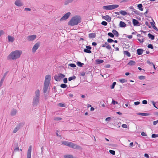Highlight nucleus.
Segmentation results:
<instances>
[{"instance_id": "obj_1", "label": "nucleus", "mask_w": 158, "mask_h": 158, "mask_svg": "<svg viewBox=\"0 0 158 158\" xmlns=\"http://www.w3.org/2000/svg\"><path fill=\"white\" fill-rule=\"evenodd\" d=\"M40 92L39 89H37L35 92V95L34 96L32 102L33 107L37 106L40 102Z\"/></svg>"}, {"instance_id": "obj_2", "label": "nucleus", "mask_w": 158, "mask_h": 158, "mask_svg": "<svg viewBox=\"0 0 158 158\" xmlns=\"http://www.w3.org/2000/svg\"><path fill=\"white\" fill-rule=\"evenodd\" d=\"M22 53V51L20 50H17L12 52L8 56V59L15 60L19 58Z\"/></svg>"}, {"instance_id": "obj_3", "label": "nucleus", "mask_w": 158, "mask_h": 158, "mask_svg": "<svg viewBox=\"0 0 158 158\" xmlns=\"http://www.w3.org/2000/svg\"><path fill=\"white\" fill-rule=\"evenodd\" d=\"M81 22V18L80 16H75L69 22V25L73 26L77 25Z\"/></svg>"}, {"instance_id": "obj_4", "label": "nucleus", "mask_w": 158, "mask_h": 158, "mask_svg": "<svg viewBox=\"0 0 158 158\" xmlns=\"http://www.w3.org/2000/svg\"><path fill=\"white\" fill-rule=\"evenodd\" d=\"M61 143L73 149H81V148L80 146L71 142L64 141H62Z\"/></svg>"}, {"instance_id": "obj_5", "label": "nucleus", "mask_w": 158, "mask_h": 158, "mask_svg": "<svg viewBox=\"0 0 158 158\" xmlns=\"http://www.w3.org/2000/svg\"><path fill=\"white\" fill-rule=\"evenodd\" d=\"M119 5L116 4H113L103 6V9L106 10H112L118 7Z\"/></svg>"}, {"instance_id": "obj_6", "label": "nucleus", "mask_w": 158, "mask_h": 158, "mask_svg": "<svg viewBox=\"0 0 158 158\" xmlns=\"http://www.w3.org/2000/svg\"><path fill=\"white\" fill-rule=\"evenodd\" d=\"M65 77V75L61 73L56 75L54 76V79L57 81H60L62 78Z\"/></svg>"}, {"instance_id": "obj_7", "label": "nucleus", "mask_w": 158, "mask_h": 158, "mask_svg": "<svg viewBox=\"0 0 158 158\" xmlns=\"http://www.w3.org/2000/svg\"><path fill=\"white\" fill-rule=\"evenodd\" d=\"M71 15V13L69 12L65 14L63 16H62L60 19V21L67 19Z\"/></svg>"}, {"instance_id": "obj_8", "label": "nucleus", "mask_w": 158, "mask_h": 158, "mask_svg": "<svg viewBox=\"0 0 158 158\" xmlns=\"http://www.w3.org/2000/svg\"><path fill=\"white\" fill-rule=\"evenodd\" d=\"M40 43H36L33 47L32 51L33 52H35L36 50L40 46Z\"/></svg>"}, {"instance_id": "obj_9", "label": "nucleus", "mask_w": 158, "mask_h": 158, "mask_svg": "<svg viewBox=\"0 0 158 158\" xmlns=\"http://www.w3.org/2000/svg\"><path fill=\"white\" fill-rule=\"evenodd\" d=\"M51 79V76L50 75H47L45 76L44 83L50 84Z\"/></svg>"}, {"instance_id": "obj_10", "label": "nucleus", "mask_w": 158, "mask_h": 158, "mask_svg": "<svg viewBox=\"0 0 158 158\" xmlns=\"http://www.w3.org/2000/svg\"><path fill=\"white\" fill-rule=\"evenodd\" d=\"M92 48L91 46H86V48L84 50V52H85L90 53H91V51H90V50Z\"/></svg>"}, {"instance_id": "obj_11", "label": "nucleus", "mask_w": 158, "mask_h": 158, "mask_svg": "<svg viewBox=\"0 0 158 158\" xmlns=\"http://www.w3.org/2000/svg\"><path fill=\"white\" fill-rule=\"evenodd\" d=\"M32 146L30 145L27 150V158H31Z\"/></svg>"}, {"instance_id": "obj_12", "label": "nucleus", "mask_w": 158, "mask_h": 158, "mask_svg": "<svg viewBox=\"0 0 158 158\" xmlns=\"http://www.w3.org/2000/svg\"><path fill=\"white\" fill-rule=\"evenodd\" d=\"M36 36L35 35H30L27 37V39L29 41H32L35 39Z\"/></svg>"}, {"instance_id": "obj_13", "label": "nucleus", "mask_w": 158, "mask_h": 158, "mask_svg": "<svg viewBox=\"0 0 158 158\" xmlns=\"http://www.w3.org/2000/svg\"><path fill=\"white\" fill-rule=\"evenodd\" d=\"M49 85V84L44 83L43 88V93L44 94H45L47 92Z\"/></svg>"}, {"instance_id": "obj_14", "label": "nucleus", "mask_w": 158, "mask_h": 158, "mask_svg": "<svg viewBox=\"0 0 158 158\" xmlns=\"http://www.w3.org/2000/svg\"><path fill=\"white\" fill-rule=\"evenodd\" d=\"M102 17L103 19H104L108 22H110L111 20V17L108 15L105 16H102Z\"/></svg>"}, {"instance_id": "obj_15", "label": "nucleus", "mask_w": 158, "mask_h": 158, "mask_svg": "<svg viewBox=\"0 0 158 158\" xmlns=\"http://www.w3.org/2000/svg\"><path fill=\"white\" fill-rule=\"evenodd\" d=\"M132 22L134 26H139L141 24L137 20L135 19H133Z\"/></svg>"}, {"instance_id": "obj_16", "label": "nucleus", "mask_w": 158, "mask_h": 158, "mask_svg": "<svg viewBox=\"0 0 158 158\" xmlns=\"http://www.w3.org/2000/svg\"><path fill=\"white\" fill-rule=\"evenodd\" d=\"M16 5L19 6H23V4L20 0H17L15 2Z\"/></svg>"}, {"instance_id": "obj_17", "label": "nucleus", "mask_w": 158, "mask_h": 158, "mask_svg": "<svg viewBox=\"0 0 158 158\" xmlns=\"http://www.w3.org/2000/svg\"><path fill=\"white\" fill-rule=\"evenodd\" d=\"M102 46V47H106L108 49H111V46L108 45L107 42H106L104 44H103Z\"/></svg>"}, {"instance_id": "obj_18", "label": "nucleus", "mask_w": 158, "mask_h": 158, "mask_svg": "<svg viewBox=\"0 0 158 158\" xmlns=\"http://www.w3.org/2000/svg\"><path fill=\"white\" fill-rule=\"evenodd\" d=\"M17 112V110L15 109H13L11 111L10 114L12 116L15 115Z\"/></svg>"}, {"instance_id": "obj_19", "label": "nucleus", "mask_w": 158, "mask_h": 158, "mask_svg": "<svg viewBox=\"0 0 158 158\" xmlns=\"http://www.w3.org/2000/svg\"><path fill=\"white\" fill-rule=\"evenodd\" d=\"M119 26L121 27H126V24L124 22L121 21L119 24Z\"/></svg>"}, {"instance_id": "obj_20", "label": "nucleus", "mask_w": 158, "mask_h": 158, "mask_svg": "<svg viewBox=\"0 0 158 158\" xmlns=\"http://www.w3.org/2000/svg\"><path fill=\"white\" fill-rule=\"evenodd\" d=\"M143 50L142 48H139L137 50V53L138 55H141L143 53Z\"/></svg>"}, {"instance_id": "obj_21", "label": "nucleus", "mask_w": 158, "mask_h": 158, "mask_svg": "<svg viewBox=\"0 0 158 158\" xmlns=\"http://www.w3.org/2000/svg\"><path fill=\"white\" fill-rule=\"evenodd\" d=\"M96 37V34L95 33H91L89 34V37L90 39H93Z\"/></svg>"}, {"instance_id": "obj_22", "label": "nucleus", "mask_w": 158, "mask_h": 158, "mask_svg": "<svg viewBox=\"0 0 158 158\" xmlns=\"http://www.w3.org/2000/svg\"><path fill=\"white\" fill-rule=\"evenodd\" d=\"M14 145H15V146L16 147H17L16 148H15L13 152V153H12V156H13V155H14V152H16L17 151H19V147H18V143H16L15 144H14Z\"/></svg>"}, {"instance_id": "obj_23", "label": "nucleus", "mask_w": 158, "mask_h": 158, "mask_svg": "<svg viewBox=\"0 0 158 158\" xmlns=\"http://www.w3.org/2000/svg\"><path fill=\"white\" fill-rule=\"evenodd\" d=\"M136 64V62L132 60H131L130 61L127 63V65H130V66H132L135 65Z\"/></svg>"}, {"instance_id": "obj_24", "label": "nucleus", "mask_w": 158, "mask_h": 158, "mask_svg": "<svg viewBox=\"0 0 158 158\" xmlns=\"http://www.w3.org/2000/svg\"><path fill=\"white\" fill-rule=\"evenodd\" d=\"M112 32L113 33L114 35H115L117 37H118L119 35L118 32L115 30H113L112 31Z\"/></svg>"}, {"instance_id": "obj_25", "label": "nucleus", "mask_w": 158, "mask_h": 158, "mask_svg": "<svg viewBox=\"0 0 158 158\" xmlns=\"http://www.w3.org/2000/svg\"><path fill=\"white\" fill-rule=\"evenodd\" d=\"M8 39L9 42H13L14 40V38L10 35L8 36Z\"/></svg>"}, {"instance_id": "obj_26", "label": "nucleus", "mask_w": 158, "mask_h": 158, "mask_svg": "<svg viewBox=\"0 0 158 158\" xmlns=\"http://www.w3.org/2000/svg\"><path fill=\"white\" fill-rule=\"evenodd\" d=\"M120 13L123 16H125L127 15H130V14L129 13H127V12L125 11L124 10H121L120 11Z\"/></svg>"}, {"instance_id": "obj_27", "label": "nucleus", "mask_w": 158, "mask_h": 158, "mask_svg": "<svg viewBox=\"0 0 158 158\" xmlns=\"http://www.w3.org/2000/svg\"><path fill=\"white\" fill-rule=\"evenodd\" d=\"M25 122H22L20 123H19L17 126L19 128L22 127L25 124Z\"/></svg>"}, {"instance_id": "obj_28", "label": "nucleus", "mask_w": 158, "mask_h": 158, "mask_svg": "<svg viewBox=\"0 0 158 158\" xmlns=\"http://www.w3.org/2000/svg\"><path fill=\"white\" fill-rule=\"evenodd\" d=\"M137 115L142 116H148L150 115V114L144 113H138L137 114Z\"/></svg>"}, {"instance_id": "obj_29", "label": "nucleus", "mask_w": 158, "mask_h": 158, "mask_svg": "<svg viewBox=\"0 0 158 158\" xmlns=\"http://www.w3.org/2000/svg\"><path fill=\"white\" fill-rule=\"evenodd\" d=\"M96 64H101L104 62V61L102 60L97 59L95 60Z\"/></svg>"}, {"instance_id": "obj_30", "label": "nucleus", "mask_w": 158, "mask_h": 158, "mask_svg": "<svg viewBox=\"0 0 158 158\" xmlns=\"http://www.w3.org/2000/svg\"><path fill=\"white\" fill-rule=\"evenodd\" d=\"M148 37H149V38H151L152 40H154L155 39V36L151 33H149L148 34Z\"/></svg>"}, {"instance_id": "obj_31", "label": "nucleus", "mask_w": 158, "mask_h": 158, "mask_svg": "<svg viewBox=\"0 0 158 158\" xmlns=\"http://www.w3.org/2000/svg\"><path fill=\"white\" fill-rule=\"evenodd\" d=\"M137 7L139 9V10L141 11H143V7L142 4H140L138 5Z\"/></svg>"}, {"instance_id": "obj_32", "label": "nucleus", "mask_w": 158, "mask_h": 158, "mask_svg": "<svg viewBox=\"0 0 158 158\" xmlns=\"http://www.w3.org/2000/svg\"><path fill=\"white\" fill-rule=\"evenodd\" d=\"M73 0H66L64 2V5H68L69 3L72 2Z\"/></svg>"}, {"instance_id": "obj_33", "label": "nucleus", "mask_w": 158, "mask_h": 158, "mask_svg": "<svg viewBox=\"0 0 158 158\" xmlns=\"http://www.w3.org/2000/svg\"><path fill=\"white\" fill-rule=\"evenodd\" d=\"M124 54L126 55L128 57H130L131 56L130 53L127 51H124Z\"/></svg>"}, {"instance_id": "obj_34", "label": "nucleus", "mask_w": 158, "mask_h": 158, "mask_svg": "<svg viewBox=\"0 0 158 158\" xmlns=\"http://www.w3.org/2000/svg\"><path fill=\"white\" fill-rule=\"evenodd\" d=\"M76 77L75 76H73L72 77H70L69 78H68V80L69 81H70L73 80H74L76 78Z\"/></svg>"}, {"instance_id": "obj_35", "label": "nucleus", "mask_w": 158, "mask_h": 158, "mask_svg": "<svg viewBox=\"0 0 158 158\" xmlns=\"http://www.w3.org/2000/svg\"><path fill=\"white\" fill-rule=\"evenodd\" d=\"M19 129V128L17 126V127L14 129L13 131V133H16Z\"/></svg>"}, {"instance_id": "obj_36", "label": "nucleus", "mask_w": 158, "mask_h": 158, "mask_svg": "<svg viewBox=\"0 0 158 158\" xmlns=\"http://www.w3.org/2000/svg\"><path fill=\"white\" fill-rule=\"evenodd\" d=\"M60 86L61 88H66L67 85L65 84H62L60 85Z\"/></svg>"}, {"instance_id": "obj_37", "label": "nucleus", "mask_w": 158, "mask_h": 158, "mask_svg": "<svg viewBox=\"0 0 158 158\" xmlns=\"http://www.w3.org/2000/svg\"><path fill=\"white\" fill-rule=\"evenodd\" d=\"M77 65L79 67H82L83 65L84 64L83 63H81L80 61H78L77 62Z\"/></svg>"}, {"instance_id": "obj_38", "label": "nucleus", "mask_w": 158, "mask_h": 158, "mask_svg": "<svg viewBox=\"0 0 158 158\" xmlns=\"http://www.w3.org/2000/svg\"><path fill=\"white\" fill-rule=\"evenodd\" d=\"M108 35L111 38H113L114 36L113 33L110 32L108 33Z\"/></svg>"}, {"instance_id": "obj_39", "label": "nucleus", "mask_w": 158, "mask_h": 158, "mask_svg": "<svg viewBox=\"0 0 158 158\" xmlns=\"http://www.w3.org/2000/svg\"><path fill=\"white\" fill-rule=\"evenodd\" d=\"M119 81L122 83H123L127 82V80L125 79H122L119 80Z\"/></svg>"}, {"instance_id": "obj_40", "label": "nucleus", "mask_w": 158, "mask_h": 158, "mask_svg": "<svg viewBox=\"0 0 158 158\" xmlns=\"http://www.w3.org/2000/svg\"><path fill=\"white\" fill-rule=\"evenodd\" d=\"M116 82H114L112 85L110 86V88L111 89H114V86L116 84Z\"/></svg>"}, {"instance_id": "obj_41", "label": "nucleus", "mask_w": 158, "mask_h": 158, "mask_svg": "<svg viewBox=\"0 0 158 158\" xmlns=\"http://www.w3.org/2000/svg\"><path fill=\"white\" fill-rule=\"evenodd\" d=\"M68 65L72 68H75L76 66V65L74 64L73 63L69 64Z\"/></svg>"}, {"instance_id": "obj_42", "label": "nucleus", "mask_w": 158, "mask_h": 158, "mask_svg": "<svg viewBox=\"0 0 158 158\" xmlns=\"http://www.w3.org/2000/svg\"><path fill=\"white\" fill-rule=\"evenodd\" d=\"M139 79L140 80H144L145 79V77L143 76H141L139 77Z\"/></svg>"}, {"instance_id": "obj_43", "label": "nucleus", "mask_w": 158, "mask_h": 158, "mask_svg": "<svg viewBox=\"0 0 158 158\" xmlns=\"http://www.w3.org/2000/svg\"><path fill=\"white\" fill-rule=\"evenodd\" d=\"M4 80V78H2L1 79L0 81V87H1L2 86Z\"/></svg>"}, {"instance_id": "obj_44", "label": "nucleus", "mask_w": 158, "mask_h": 158, "mask_svg": "<svg viewBox=\"0 0 158 158\" xmlns=\"http://www.w3.org/2000/svg\"><path fill=\"white\" fill-rule=\"evenodd\" d=\"M109 152L110 154H112L113 155H114L115 154V151L114 150H109Z\"/></svg>"}, {"instance_id": "obj_45", "label": "nucleus", "mask_w": 158, "mask_h": 158, "mask_svg": "<svg viewBox=\"0 0 158 158\" xmlns=\"http://www.w3.org/2000/svg\"><path fill=\"white\" fill-rule=\"evenodd\" d=\"M157 137H158V134H152V138H155Z\"/></svg>"}, {"instance_id": "obj_46", "label": "nucleus", "mask_w": 158, "mask_h": 158, "mask_svg": "<svg viewBox=\"0 0 158 158\" xmlns=\"http://www.w3.org/2000/svg\"><path fill=\"white\" fill-rule=\"evenodd\" d=\"M62 119V118L60 117H55L54 118V120L56 121H60Z\"/></svg>"}, {"instance_id": "obj_47", "label": "nucleus", "mask_w": 158, "mask_h": 158, "mask_svg": "<svg viewBox=\"0 0 158 158\" xmlns=\"http://www.w3.org/2000/svg\"><path fill=\"white\" fill-rule=\"evenodd\" d=\"M58 106L60 107H64L65 106V105L64 104L60 103L58 104Z\"/></svg>"}, {"instance_id": "obj_48", "label": "nucleus", "mask_w": 158, "mask_h": 158, "mask_svg": "<svg viewBox=\"0 0 158 158\" xmlns=\"http://www.w3.org/2000/svg\"><path fill=\"white\" fill-rule=\"evenodd\" d=\"M101 24L104 26H106L107 25V23L105 21H103L101 23Z\"/></svg>"}, {"instance_id": "obj_49", "label": "nucleus", "mask_w": 158, "mask_h": 158, "mask_svg": "<svg viewBox=\"0 0 158 158\" xmlns=\"http://www.w3.org/2000/svg\"><path fill=\"white\" fill-rule=\"evenodd\" d=\"M107 42L108 43H112L114 42V40L111 39L109 38L107 40Z\"/></svg>"}, {"instance_id": "obj_50", "label": "nucleus", "mask_w": 158, "mask_h": 158, "mask_svg": "<svg viewBox=\"0 0 158 158\" xmlns=\"http://www.w3.org/2000/svg\"><path fill=\"white\" fill-rule=\"evenodd\" d=\"M148 47L149 48H151L152 49L153 48V45L151 44H149L148 46Z\"/></svg>"}, {"instance_id": "obj_51", "label": "nucleus", "mask_w": 158, "mask_h": 158, "mask_svg": "<svg viewBox=\"0 0 158 158\" xmlns=\"http://www.w3.org/2000/svg\"><path fill=\"white\" fill-rule=\"evenodd\" d=\"M112 103L113 105H115V104H118V103L116 101L114 100H112Z\"/></svg>"}, {"instance_id": "obj_52", "label": "nucleus", "mask_w": 158, "mask_h": 158, "mask_svg": "<svg viewBox=\"0 0 158 158\" xmlns=\"http://www.w3.org/2000/svg\"><path fill=\"white\" fill-rule=\"evenodd\" d=\"M63 82L64 83H67L68 82V79L67 78H65L63 79Z\"/></svg>"}, {"instance_id": "obj_53", "label": "nucleus", "mask_w": 158, "mask_h": 158, "mask_svg": "<svg viewBox=\"0 0 158 158\" xmlns=\"http://www.w3.org/2000/svg\"><path fill=\"white\" fill-rule=\"evenodd\" d=\"M122 127L123 128H126L127 127V125L125 124H123L122 125Z\"/></svg>"}, {"instance_id": "obj_54", "label": "nucleus", "mask_w": 158, "mask_h": 158, "mask_svg": "<svg viewBox=\"0 0 158 158\" xmlns=\"http://www.w3.org/2000/svg\"><path fill=\"white\" fill-rule=\"evenodd\" d=\"M145 24L146 25L148 26L149 28H150L151 27V26L149 25V23L148 21H146L145 22Z\"/></svg>"}, {"instance_id": "obj_55", "label": "nucleus", "mask_w": 158, "mask_h": 158, "mask_svg": "<svg viewBox=\"0 0 158 158\" xmlns=\"http://www.w3.org/2000/svg\"><path fill=\"white\" fill-rule=\"evenodd\" d=\"M141 135L143 136H147V134L144 132H142L141 133Z\"/></svg>"}, {"instance_id": "obj_56", "label": "nucleus", "mask_w": 158, "mask_h": 158, "mask_svg": "<svg viewBox=\"0 0 158 158\" xmlns=\"http://www.w3.org/2000/svg\"><path fill=\"white\" fill-rule=\"evenodd\" d=\"M134 12V13L137 14V15H139V12L138 11V10H133V11Z\"/></svg>"}, {"instance_id": "obj_57", "label": "nucleus", "mask_w": 158, "mask_h": 158, "mask_svg": "<svg viewBox=\"0 0 158 158\" xmlns=\"http://www.w3.org/2000/svg\"><path fill=\"white\" fill-rule=\"evenodd\" d=\"M111 119V118L110 117H108L106 118L105 120L106 121H109Z\"/></svg>"}, {"instance_id": "obj_58", "label": "nucleus", "mask_w": 158, "mask_h": 158, "mask_svg": "<svg viewBox=\"0 0 158 158\" xmlns=\"http://www.w3.org/2000/svg\"><path fill=\"white\" fill-rule=\"evenodd\" d=\"M152 20H153V22H150V24H151L152 27V26H155L154 24H155V22H154V21H153V19H152Z\"/></svg>"}, {"instance_id": "obj_59", "label": "nucleus", "mask_w": 158, "mask_h": 158, "mask_svg": "<svg viewBox=\"0 0 158 158\" xmlns=\"http://www.w3.org/2000/svg\"><path fill=\"white\" fill-rule=\"evenodd\" d=\"M148 102L147 100H144L142 101V103L143 104H147Z\"/></svg>"}, {"instance_id": "obj_60", "label": "nucleus", "mask_w": 158, "mask_h": 158, "mask_svg": "<svg viewBox=\"0 0 158 158\" xmlns=\"http://www.w3.org/2000/svg\"><path fill=\"white\" fill-rule=\"evenodd\" d=\"M152 104L156 108H158L156 106V103L155 102H154V101H152Z\"/></svg>"}, {"instance_id": "obj_61", "label": "nucleus", "mask_w": 158, "mask_h": 158, "mask_svg": "<svg viewBox=\"0 0 158 158\" xmlns=\"http://www.w3.org/2000/svg\"><path fill=\"white\" fill-rule=\"evenodd\" d=\"M140 103V102H134V105L135 106L139 105Z\"/></svg>"}, {"instance_id": "obj_62", "label": "nucleus", "mask_w": 158, "mask_h": 158, "mask_svg": "<svg viewBox=\"0 0 158 158\" xmlns=\"http://www.w3.org/2000/svg\"><path fill=\"white\" fill-rule=\"evenodd\" d=\"M152 27L155 30H156L157 31H158V28L155 26H152Z\"/></svg>"}, {"instance_id": "obj_63", "label": "nucleus", "mask_w": 158, "mask_h": 158, "mask_svg": "<svg viewBox=\"0 0 158 158\" xmlns=\"http://www.w3.org/2000/svg\"><path fill=\"white\" fill-rule=\"evenodd\" d=\"M4 33V31L3 30H1L0 31V36L3 34Z\"/></svg>"}, {"instance_id": "obj_64", "label": "nucleus", "mask_w": 158, "mask_h": 158, "mask_svg": "<svg viewBox=\"0 0 158 158\" xmlns=\"http://www.w3.org/2000/svg\"><path fill=\"white\" fill-rule=\"evenodd\" d=\"M158 123V121L157 120L156 121H154L153 122V124L154 125H155L157 124V123Z\"/></svg>"}]
</instances>
